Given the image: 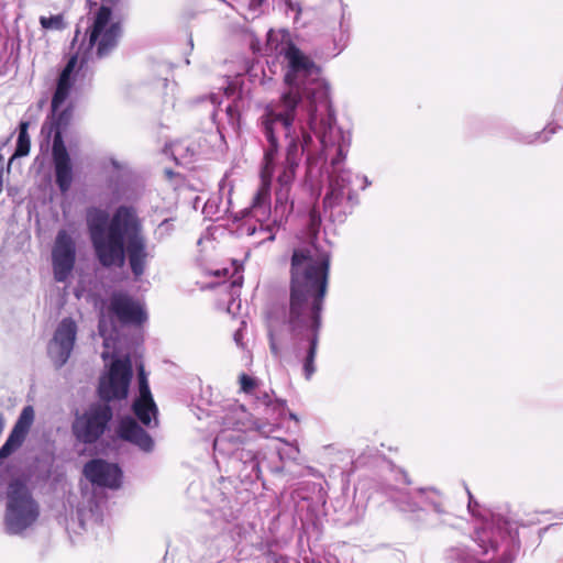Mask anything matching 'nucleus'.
Segmentation results:
<instances>
[{
	"instance_id": "c9c22d12",
	"label": "nucleus",
	"mask_w": 563,
	"mask_h": 563,
	"mask_svg": "<svg viewBox=\"0 0 563 563\" xmlns=\"http://www.w3.org/2000/svg\"><path fill=\"white\" fill-rule=\"evenodd\" d=\"M467 495H468V499H470L468 500V508L471 509L472 504H473V496H472V494H471V492L468 489H467Z\"/></svg>"
},
{
	"instance_id": "5701e85b",
	"label": "nucleus",
	"mask_w": 563,
	"mask_h": 563,
	"mask_svg": "<svg viewBox=\"0 0 563 563\" xmlns=\"http://www.w3.org/2000/svg\"><path fill=\"white\" fill-rule=\"evenodd\" d=\"M29 122H21L19 126V136L16 142V150L11 159L16 156H25L30 152V136L27 133Z\"/></svg>"
},
{
	"instance_id": "2f4dec72",
	"label": "nucleus",
	"mask_w": 563,
	"mask_h": 563,
	"mask_svg": "<svg viewBox=\"0 0 563 563\" xmlns=\"http://www.w3.org/2000/svg\"><path fill=\"white\" fill-rule=\"evenodd\" d=\"M2 163H3V157L0 154V194L2 192V189H3V166H2Z\"/></svg>"
},
{
	"instance_id": "39448f33",
	"label": "nucleus",
	"mask_w": 563,
	"mask_h": 563,
	"mask_svg": "<svg viewBox=\"0 0 563 563\" xmlns=\"http://www.w3.org/2000/svg\"><path fill=\"white\" fill-rule=\"evenodd\" d=\"M75 65L76 58H73L63 69L52 100V123L49 132H55L53 140V159L56 184L62 192L68 191L73 183L70 157L62 137V129L68 124L71 117L70 108L64 107V103L71 89L70 74Z\"/></svg>"
},
{
	"instance_id": "9d476101",
	"label": "nucleus",
	"mask_w": 563,
	"mask_h": 563,
	"mask_svg": "<svg viewBox=\"0 0 563 563\" xmlns=\"http://www.w3.org/2000/svg\"><path fill=\"white\" fill-rule=\"evenodd\" d=\"M132 376L129 356L113 360L108 373L100 377L98 389L100 397L107 401L124 399L128 396Z\"/></svg>"
},
{
	"instance_id": "0eeeda50",
	"label": "nucleus",
	"mask_w": 563,
	"mask_h": 563,
	"mask_svg": "<svg viewBox=\"0 0 563 563\" xmlns=\"http://www.w3.org/2000/svg\"><path fill=\"white\" fill-rule=\"evenodd\" d=\"M40 516V507L29 488L19 479L12 481L7 490L5 531L20 534L32 527Z\"/></svg>"
},
{
	"instance_id": "7ed1b4c3",
	"label": "nucleus",
	"mask_w": 563,
	"mask_h": 563,
	"mask_svg": "<svg viewBox=\"0 0 563 563\" xmlns=\"http://www.w3.org/2000/svg\"><path fill=\"white\" fill-rule=\"evenodd\" d=\"M86 220L96 255L103 266L122 267L126 253L134 276L144 273L148 253L142 221L134 208L119 207L108 223V212L93 207L87 210Z\"/></svg>"
},
{
	"instance_id": "1a4fd4ad",
	"label": "nucleus",
	"mask_w": 563,
	"mask_h": 563,
	"mask_svg": "<svg viewBox=\"0 0 563 563\" xmlns=\"http://www.w3.org/2000/svg\"><path fill=\"white\" fill-rule=\"evenodd\" d=\"M112 409L107 404H92L81 413H77L71 431L75 438L85 444L95 443L104 433L110 420Z\"/></svg>"
},
{
	"instance_id": "72a5a7b5",
	"label": "nucleus",
	"mask_w": 563,
	"mask_h": 563,
	"mask_svg": "<svg viewBox=\"0 0 563 563\" xmlns=\"http://www.w3.org/2000/svg\"><path fill=\"white\" fill-rule=\"evenodd\" d=\"M256 231H257V229L255 227H251V225L246 227V232H247L249 235L255 234Z\"/></svg>"
},
{
	"instance_id": "bb28decb",
	"label": "nucleus",
	"mask_w": 563,
	"mask_h": 563,
	"mask_svg": "<svg viewBox=\"0 0 563 563\" xmlns=\"http://www.w3.org/2000/svg\"><path fill=\"white\" fill-rule=\"evenodd\" d=\"M555 132V129L554 128H547L542 133H539V134H534L533 135V139L531 140H528L527 142L528 143H533V142H545L549 140V135L554 133Z\"/></svg>"
},
{
	"instance_id": "4be33fe9",
	"label": "nucleus",
	"mask_w": 563,
	"mask_h": 563,
	"mask_svg": "<svg viewBox=\"0 0 563 563\" xmlns=\"http://www.w3.org/2000/svg\"><path fill=\"white\" fill-rule=\"evenodd\" d=\"M236 9L246 19H255L260 15L261 7L265 0H234Z\"/></svg>"
},
{
	"instance_id": "ddd939ff",
	"label": "nucleus",
	"mask_w": 563,
	"mask_h": 563,
	"mask_svg": "<svg viewBox=\"0 0 563 563\" xmlns=\"http://www.w3.org/2000/svg\"><path fill=\"white\" fill-rule=\"evenodd\" d=\"M77 335L76 322L70 318L63 319L57 325L47 352L56 367H62L70 356Z\"/></svg>"
},
{
	"instance_id": "c756f323",
	"label": "nucleus",
	"mask_w": 563,
	"mask_h": 563,
	"mask_svg": "<svg viewBox=\"0 0 563 563\" xmlns=\"http://www.w3.org/2000/svg\"><path fill=\"white\" fill-rule=\"evenodd\" d=\"M242 339H243V330H242V328H240V329H238V330L235 331V333H234V341H235V343H236L239 346H241V347H243V346H244V344H243V342H242Z\"/></svg>"
},
{
	"instance_id": "9b49d317",
	"label": "nucleus",
	"mask_w": 563,
	"mask_h": 563,
	"mask_svg": "<svg viewBox=\"0 0 563 563\" xmlns=\"http://www.w3.org/2000/svg\"><path fill=\"white\" fill-rule=\"evenodd\" d=\"M246 412L242 407L231 409L223 419L224 429L220 431L213 442L216 451L223 455L236 453L242 442V431L247 429L244 422Z\"/></svg>"
},
{
	"instance_id": "7c9ffc66",
	"label": "nucleus",
	"mask_w": 563,
	"mask_h": 563,
	"mask_svg": "<svg viewBox=\"0 0 563 563\" xmlns=\"http://www.w3.org/2000/svg\"><path fill=\"white\" fill-rule=\"evenodd\" d=\"M286 4H287L289 10H291V11H294L296 13L295 19H297V16H298V14L300 12V9H299L298 4H295L291 1H286Z\"/></svg>"
},
{
	"instance_id": "e433bc0d",
	"label": "nucleus",
	"mask_w": 563,
	"mask_h": 563,
	"mask_svg": "<svg viewBox=\"0 0 563 563\" xmlns=\"http://www.w3.org/2000/svg\"><path fill=\"white\" fill-rule=\"evenodd\" d=\"M233 302H234V299L232 300V302H231V303L229 305V307H228V311H229V312H231V311H232V305H233Z\"/></svg>"
},
{
	"instance_id": "393cba45",
	"label": "nucleus",
	"mask_w": 563,
	"mask_h": 563,
	"mask_svg": "<svg viewBox=\"0 0 563 563\" xmlns=\"http://www.w3.org/2000/svg\"><path fill=\"white\" fill-rule=\"evenodd\" d=\"M174 231V224L170 219L163 220L156 228L154 235L157 240H164Z\"/></svg>"
},
{
	"instance_id": "dca6fc26",
	"label": "nucleus",
	"mask_w": 563,
	"mask_h": 563,
	"mask_svg": "<svg viewBox=\"0 0 563 563\" xmlns=\"http://www.w3.org/2000/svg\"><path fill=\"white\" fill-rule=\"evenodd\" d=\"M84 474L92 484L111 489L119 488L122 481L120 467L101 459L88 462L84 467Z\"/></svg>"
},
{
	"instance_id": "4468645a",
	"label": "nucleus",
	"mask_w": 563,
	"mask_h": 563,
	"mask_svg": "<svg viewBox=\"0 0 563 563\" xmlns=\"http://www.w3.org/2000/svg\"><path fill=\"white\" fill-rule=\"evenodd\" d=\"M346 155L332 166V173L329 180V190L323 198L324 210H332L341 205L344 198L351 200L353 198L350 184L352 181V173L349 169L340 167V164L345 159Z\"/></svg>"
},
{
	"instance_id": "473e14b6",
	"label": "nucleus",
	"mask_w": 563,
	"mask_h": 563,
	"mask_svg": "<svg viewBox=\"0 0 563 563\" xmlns=\"http://www.w3.org/2000/svg\"><path fill=\"white\" fill-rule=\"evenodd\" d=\"M356 178L362 179V181H363V184H364L363 188L367 187V186L371 184V183H369V180H368V178H367L366 176H360V175H356Z\"/></svg>"
},
{
	"instance_id": "6e6552de",
	"label": "nucleus",
	"mask_w": 563,
	"mask_h": 563,
	"mask_svg": "<svg viewBox=\"0 0 563 563\" xmlns=\"http://www.w3.org/2000/svg\"><path fill=\"white\" fill-rule=\"evenodd\" d=\"M241 390L245 394L252 395L256 399V404L263 407V417L253 421V428L262 435L268 438L277 431L286 413V404L263 391L257 394L258 382L256 378L246 374L240 376Z\"/></svg>"
},
{
	"instance_id": "20e7f679",
	"label": "nucleus",
	"mask_w": 563,
	"mask_h": 563,
	"mask_svg": "<svg viewBox=\"0 0 563 563\" xmlns=\"http://www.w3.org/2000/svg\"><path fill=\"white\" fill-rule=\"evenodd\" d=\"M518 547L510 525L501 518H494L475 530L468 544L451 548L448 556L460 563H512Z\"/></svg>"
},
{
	"instance_id": "f8f14e48",
	"label": "nucleus",
	"mask_w": 563,
	"mask_h": 563,
	"mask_svg": "<svg viewBox=\"0 0 563 563\" xmlns=\"http://www.w3.org/2000/svg\"><path fill=\"white\" fill-rule=\"evenodd\" d=\"M76 261V244L66 231H58L52 250L54 278L58 283L66 282L70 276Z\"/></svg>"
},
{
	"instance_id": "c85d7f7f",
	"label": "nucleus",
	"mask_w": 563,
	"mask_h": 563,
	"mask_svg": "<svg viewBox=\"0 0 563 563\" xmlns=\"http://www.w3.org/2000/svg\"><path fill=\"white\" fill-rule=\"evenodd\" d=\"M242 286V277L239 276L236 277L235 279H233L230 284V288H231V296L234 297H239V289L241 288Z\"/></svg>"
},
{
	"instance_id": "f3484780",
	"label": "nucleus",
	"mask_w": 563,
	"mask_h": 563,
	"mask_svg": "<svg viewBox=\"0 0 563 563\" xmlns=\"http://www.w3.org/2000/svg\"><path fill=\"white\" fill-rule=\"evenodd\" d=\"M109 310L122 323L140 324L146 319L142 305L122 292L111 296Z\"/></svg>"
},
{
	"instance_id": "423d86ee",
	"label": "nucleus",
	"mask_w": 563,
	"mask_h": 563,
	"mask_svg": "<svg viewBox=\"0 0 563 563\" xmlns=\"http://www.w3.org/2000/svg\"><path fill=\"white\" fill-rule=\"evenodd\" d=\"M122 1L123 0H101L100 7L92 14L91 25L87 31V34L89 35V45L87 49L81 56L76 54L68 60L69 63L73 58H76V65L74 68L77 67L78 62L82 65L89 59L93 47H96L97 56L103 57L118 45L122 34L121 19L118 13V8ZM74 71L75 69H73L70 74L71 85L74 84Z\"/></svg>"
},
{
	"instance_id": "6ab92c4d",
	"label": "nucleus",
	"mask_w": 563,
	"mask_h": 563,
	"mask_svg": "<svg viewBox=\"0 0 563 563\" xmlns=\"http://www.w3.org/2000/svg\"><path fill=\"white\" fill-rule=\"evenodd\" d=\"M416 500H411V497L405 496L399 507L404 511H417L419 509V503L428 504L432 507L433 511L440 517L450 518L451 514L444 507L443 496L433 488L419 489L415 496Z\"/></svg>"
},
{
	"instance_id": "a878e982",
	"label": "nucleus",
	"mask_w": 563,
	"mask_h": 563,
	"mask_svg": "<svg viewBox=\"0 0 563 563\" xmlns=\"http://www.w3.org/2000/svg\"><path fill=\"white\" fill-rule=\"evenodd\" d=\"M278 453L282 459L287 457L290 460H297L299 455V449L295 444L285 443V446L278 450Z\"/></svg>"
},
{
	"instance_id": "f03ea898",
	"label": "nucleus",
	"mask_w": 563,
	"mask_h": 563,
	"mask_svg": "<svg viewBox=\"0 0 563 563\" xmlns=\"http://www.w3.org/2000/svg\"><path fill=\"white\" fill-rule=\"evenodd\" d=\"M330 256L311 244L294 251L290 267V299L283 319L269 320L271 350L279 356L288 341L297 357H302L303 373L310 379L316 372L320 312L328 287Z\"/></svg>"
},
{
	"instance_id": "2eb2a0df",
	"label": "nucleus",
	"mask_w": 563,
	"mask_h": 563,
	"mask_svg": "<svg viewBox=\"0 0 563 563\" xmlns=\"http://www.w3.org/2000/svg\"><path fill=\"white\" fill-rule=\"evenodd\" d=\"M139 397L133 402V412L144 426L154 428L158 426L157 406L152 397L144 369L139 372Z\"/></svg>"
},
{
	"instance_id": "aec40b11",
	"label": "nucleus",
	"mask_w": 563,
	"mask_h": 563,
	"mask_svg": "<svg viewBox=\"0 0 563 563\" xmlns=\"http://www.w3.org/2000/svg\"><path fill=\"white\" fill-rule=\"evenodd\" d=\"M120 437L137 445L143 451L150 452L154 442L152 438L131 418H125L119 427Z\"/></svg>"
},
{
	"instance_id": "f257e3e1",
	"label": "nucleus",
	"mask_w": 563,
	"mask_h": 563,
	"mask_svg": "<svg viewBox=\"0 0 563 563\" xmlns=\"http://www.w3.org/2000/svg\"><path fill=\"white\" fill-rule=\"evenodd\" d=\"M264 54H279L286 60L285 84L276 103L264 108L260 123L268 142L260 173L261 185L250 212L273 241L274 228L290 212L291 185L303 154L309 164L335 165L351 146V134L336 124L328 82L320 67L287 34L267 32Z\"/></svg>"
},
{
	"instance_id": "b1692460",
	"label": "nucleus",
	"mask_w": 563,
	"mask_h": 563,
	"mask_svg": "<svg viewBox=\"0 0 563 563\" xmlns=\"http://www.w3.org/2000/svg\"><path fill=\"white\" fill-rule=\"evenodd\" d=\"M40 24L44 30L59 31L65 29L66 24L63 14L51 16H40Z\"/></svg>"
},
{
	"instance_id": "4c0bfd02",
	"label": "nucleus",
	"mask_w": 563,
	"mask_h": 563,
	"mask_svg": "<svg viewBox=\"0 0 563 563\" xmlns=\"http://www.w3.org/2000/svg\"><path fill=\"white\" fill-rule=\"evenodd\" d=\"M253 48H254V51L261 52V48H255L254 45H253Z\"/></svg>"
},
{
	"instance_id": "412c9836",
	"label": "nucleus",
	"mask_w": 563,
	"mask_h": 563,
	"mask_svg": "<svg viewBox=\"0 0 563 563\" xmlns=\"http://www.w3.org/2000/svg\"><path fill=\"white\" fill-rule=\"evenodd\" d=\"M99 334L103 338V345L106 350L102 352L101 356L106 361L108 357H110V349H114L115 346L118 332L113 320L108 318L104 312H101L100 314Z\"/></svg>"
},
{
	"instance_id": "f704fd0d",
	"label": "nucleus",
	"mask_w": 563,
	"mask_h": 563,
	"mask_svg": "<svg viewBox=\"0 0 563 563\" xmlns=\"http://www.w3.org/2000/svg\"><path fill=\"white\" fill-rule=\"evenodd\" d=\"M210 100H211V102H212L213 104H216V103H220V101L218 100V96H216V95H211V96H210Z\"/></svg>"
},
{
	"instance_id": "cd10ccee",
	"label": "nucleus",
	"mask_w": 563,
	"mask_h": 563,
	"mask_svg": "<svg viewBox=\"0 0 563 563\" xmlns=\"http://www.w3.org/2000/svg\"><path fill=\"white\" fill-rule=\"evenodd\" d=\"M230 124L233 126L238 123L239 112L235 104H229L225 109Z\"/></svg>"
},
{
	"instance_id": "a211bd4d",
	"label": "nucleus",
	"mask_w": 563,
	"mask_h": 563,
	"mask_svg": "<svg viewBox=\"0 0 563 563\" xmlns=\"http://www.w3.org/2000/svg\"><path fill=\"white\" fill-rule=\"evenodd\" d=\"M34 409L32 406H26L22 409L13 429L11 430L7 441L0 448V459L9 457L16 451L25 440V437L34 421Z\"/></svg>"
}]
</instances>
